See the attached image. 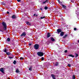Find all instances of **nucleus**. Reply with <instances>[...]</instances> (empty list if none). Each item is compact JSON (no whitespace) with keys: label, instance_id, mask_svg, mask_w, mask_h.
Here are the masks:
<instances>
[{"label":"nucleus","instance_id":"nucleus-1","mask_svg":"<svg viewBox=\"0 0 79 79\" xmlns=\"http://www.w3.org/2000/svg\"><path fill=\"white\" fill-rule=\"evenodd\" d=\"M2 24L3 26V29L4 30H6L7 29L6 24L3 22H2Z\"/></svg>","mask_w":79,"mask_h":79},{"label":"nucleus","instance_id":"nucleus-2","mask_svg":"<svg viewBox=\"0 0 79 79\" xmlns=\"http://www.w3.org/2000/svg\"><path fill=\"white\" fill-rule=\"evenodd\" d=\"M37 54L38 55L40 56H44V53L41 52H38Z\"/></svg>","mask_w":79,"mask_h":79},{"label":"nucleus","instance_id":"nucleus-3","mask_svg":"<svg viewBox=\"0 0 79 79\" xmlns=\"http://www.w3.org/2000/svg\"><path fill=\"white\" fill-rule=\"evenodd\" d=\"M34 48L35 50H38L39 48V45L37 44H35Z\"/></svg>","mask_w":79,"mask_h":79},{"label":"nucleus","instance_id":"nucleus-4","mask_svg":"<svg viewBox=\"0 0 79 79\" xmlns=\"http://www.w3.org/2000/svg\"><path fill=\"white\" fill-rule=\"evenodd\" d=\"M0 71L3 73V74H5V72L4 71V69L3 68H1L0 69Z\"/></svg>","mask_w":79,"mask_h":79},{"label":"nucleus","instance_id":"nucleus-5","mask_svg":"<svg viewBox=\"0 0 79 79\" xmlns=\"http://www.w3.org/2000/svg\"><path fill=\"white\" fill-rule=\"evenodd\" d=\"M60 9H58L57 10H56L55 13H56L57 14H61V12H60Z\"/></svg>","mask_w":79,"mask_h":79},{"label":"nucleus","instance_id":"nucleus-6","mask_svg":"<svg viewBox=\"0 0 79 79\" xmlns=\"http://www.w3.org/2000/svg\"><path fill=\"white\" fill-rule=\"evenodd\" d=\"M26 34L25 32H23L22 34L20 35L21 37H23V36H26Z\"/></svg>","mask_w":79,"mask_h":79},{"label":"nucleus","instance_id":"nucleus-7","mask_svg":"<svg viewBox=\"0 0 79 79\" xmlns=\"http://www.w3.org/2000/svg\"><path fill=\"white\" fill-rule=\"evenodd\" d=\"M64 34V32L61 31L60 34V36H63Z\"/></svg>","mask_w":79,"mask_h":79},{"label":"nucleus","instance_id":"nucleus-8","mask_svg":"<svg viewBox=\"0 0 79 79\" xmlns=\"http://www.w3.org/2000/svg\"><path fill=\"white\" fill-rule=\"evenodd\" d=\"M50 36H51V35H50V33H48L47 34V38H49V37H50Z\"/></svg>","mask_w":79,"mask_h":79},{"label":"nucleus","instance_id":"nucleus-9","mask_svg":"<svg viewBox=\"0 0 79 79\" xmlns=\"http://www.w3.org/2000/svg\"><path fill=\"white\" fill-rule=\"evenodd\" d=\"M57 31L58 33H60V32H61V29H58L57 30Z\"/></svg>","mask_w":79,"mask_h":79},{"label":"nucleus","instance_id":"nucleus-10","mask_svg":"<svg viewBox=\"0 0 79 79\" xmlns=\"http://www.w3.org/2000/svg\"><path fill=\"white\" fill-rule=\"evenodd\" d=\"M12 19H16V18H17V17H16V15H13L12 16Z\"/></svg>","mask_w":79,"mask_h":79},{"label":"nucleus","instance_id":"nucleus-11","mask_svg":"<svg viewBox=\"0 0 79 79\" xmlns=\"http://www.w3.org/2000/svg\"><path fill=\"white\" fill-rule=\"evenodd\" d=\"M29 71H31L32 70V66H31L29 69Z\"/></svg>","mask_w":79,"mask_h":79},{"label":"nucleus","instance_id":"nucleus-12","mask_svg":"<svg viewBox=\"0 0 79 79\" xmlns=\"http://www.w3.org/2000/svg\"><path fill=\"white\" fill-rule=\"evenodd\" d=\"M51 76L53 79H56V78H55V75H54L52 74Z\"/></svg>","mask_w":79,"mask_h":79},{"label":"nucleus","instance_id":"nucleus-13","mask_svg":"<svg viewBox=\"0 0 79 79\" xmlns=\"http://www.w3.org/2000/svg\"><path fill=\"white\" fill-rule=\"evenodd\" d=\"M26 24H27V25H28V26H31V23H29V22H27L26 23Z\"/></svg>","mask_w":79,"mask_h":79},{"label":"nucleus","instance_id":"nucleus-14","mask_svg":"<svg viewBox=\"0 0 79 79\" xmlns=\"http://www.w3.org/2000/svg\"><path fill=\"white\" fill-rule=\"evenodd\" d=\"M7 51V49H6V48H5V49L3 50V52H5V53H6Z\"/></svg>","mask_w":79,"mask_h":79},{"label":"nucleus","instance_id":"nucleus-15","mask_svg":"<svg viewBox=\"0 0 79 79\" xmlns=\"http://www.w3.org/2000/svg\"><path fill=\"white\" fill-rule=\"evenodd\" d=\"M51 41H52V42H54V41L55 40L52 37L51 38Z\"/></svg>","mask_w":79,"mask_h":79},{"label":"nucleus","instance_id":"nucleus-16","mask_svg":"<svg viewBox=\"0 0 79 79\" xmlns=\"http://www.w3.org/2000/svg\"><path fill=\"white\" fill-rule=\"evenodd\" d=\"M16 72L17 73H20V71H19V70L18 69H17L16 70Z\"/></svg>","mask_w":79,"mask_h":79},{"label":"nucleus","instance_id":"nucleus-17","mask_svg":"<svg viewBox=\"0 0 79 79\" xmlns=\"http://www.w3.org/2000/svg\"><path fill=\"white\" fill-rule=\"evenodd\" d=\"M69 56H70L71 57H72V58H74V55H73L72 54H70L69 55Z\"/></svg>","mask_w":79,"mask_h":79},{"label":"nucleus","instance_id":"nucleus-18","mask_svg":"<svg viewBox=\"0 0 79 79\" xmlns=\"http://www.w3.org/2000/svg\"><path fill=\"white\" fill-rule=\"evenodd\" d=\"M62 7L64 8V9H66V6L65 5H64L63 4H62Z\"/></svg>","mask_w":79,"mask_h":79},{"label":"nucleus","instance_id":"nucleus-19","mask_svg":"<svg viewBox=\"0 0 79 79\" xmlns=\"http://www.w3.org/2000/svg\"><path fill=\"white\" fill-rule=\"evenodd\" d=\"M68 35L67 34H66V35H64L63 37V38L64 39L68 36Z\"/></svg>","mask_w":79,"mask_h":79},{"label":"nucleus","instance_id":"nucleus-20","mask_svg":"<svg viewBox=\"0 0 79 79\" xmlns=\"http://www.w3.org/2000/svg\"><path fill=\"white\" fill-rule=\"evenodd\" d=\"M48 9V7H47V6H44V10H47Z\"/></svg>","mask_w":79,"mask_h":79},{"label":"nucleus","instance_id":"nucleus-21","mask_svg":"<svg viewBox=\"0 0 79 79\" xmlns=\"http://www.w3.org/2000/svg\"><path fill=\"white\" fill-rule=\"evenodd\" d=\"M6 54L7 55H11V53L10 52H6Z\"/></svg>","mask_w":79,"mask_h":79},{"label":"nucleus","instance_id":"nucleus-22","mask_svg":"<svg viewBox=\"0 0 79 79\" xmlns=\"http://www.w3.org/2000/svg\"><path fill=\"white\" fill-rule=\"evenodd\" d=\"M7 41H8V42H10V38H7Z\"/></svg>","mask_w":79,"mask_h":79},{"label":"nucleus","instance_id":"nucleus-23","mask_svg":"<svg viewBox=\"0 0 79 79\" xmlns=\"http://www.w3.org/2000/svg\"><path fill=\"white\" fill-rule=\"evenodd\" d=\"M73 79H76V77L75 76V75H73Z\"/></svg>","mask_w":79,"mask_h":79},{"label":"nucleus","instance_id":"nucleus-24","mask_svg":"<svg viewBox=\"0 0 79 79\" xmlns=\"http://www.w3.org/2000/svg\"><path fill=\"white\" fill-rule=\"evenodd\" d=\"M75 55H76V56H75V57L76 58L77 57V56H79V55H78V54L76 53H75Z\"/></svg>","mask_w":79,"mask_h":79},{"label":"nucleus","instance_id":"nucleus-25","mask_svg":"<svg viewBox=\"0 0 79 79\" xmlns=\"http://www.w3.org/2000/svg\"><path fill=\"white\" fill-rule=\"evenodd\" d=\"M13 64H16V60H14L13 62Z\"/></svg>","mask_w":79,"mask_h":79},{"label":"nucleus","instance_id":"nucleus-26","mask_svg":"<svg viewBox=\"0 0 79 79\" xmlns=\"http://www.w3.org/2000/svg\"><path fill=\"white\" fill-rule=\"evenodd\" d=\"M45 18V17L44 16V17H41L40 18V19H44V18Z\"/></svg>","mask_w":79,"mask_h":79},{"label":"nucleus","instance_id":"nucleus-27","mask_svg":"<svg viewBox=\"0 0 79 79\" xmlns=\"http://www.w3.org/2000/svg\"><path fill=\"white\" fill-rule=\"evenodd\" d=\"M55 66H58V63L56 62V63L55 64Z\"/></svg>","mask_w":79,"mask_h":79},{"label":"nucleus","instance_id":"nucleus-28","mask_svg":"<svg viewBox=\"0 0 79 79\" xmlns=\"http://www.w3.org/2000/svg\"><path fill=\"white\" fill-rule=\"evenodd\" d=\"M41 60H42V61H44V57H41Z\"/></svg>","mask_w":79,"mask_h":79},{"label":"nucleus","instance_id":"nucleus-29","mask_svg":"<svg viewBox=\"0 0 79 79\" xmlns=\"http://www.w3.org/2000/svg\"><path fill=\"white\" fill-rule=\"evenodd\" d=\"M13 57H10V56H9V58H10V59H12V58H13Z\"/></svg>","mask_w":79,"mask_h":79},{"label":"nucleus","instance_id":"nucleus-30","mask_svg":"<svg viewBox=\"0 0 79 79\" xmlns=\"http://www.w3.org/2000/svg\"><path fill=\"white\" fill-rule=\"evenodd\" d=\"M71 65L70 64H68V66H69V67H71Z\"/></svg>","mask_w":79,"mask_h":79},{"label":"nucleus","instance_id":"nucleus-31","mask_svg":"<svg viewBox=\"0 0 79 79\" xmlns=\"http://www.w3.org/2000/svg\"><path fill=\"white\" fill-rule=\"evenodd\" d=\"M24 59V58H23V57H20V60H23Z\"/></svg>","mask_w":79,"mask_h":79},{"label":"nucleus","instance_id":"nucleus-32","mask_svg":"<svg viewBox=\"0 0 79 79\" xmlns=\"http://www.w3.org/2000/svg\"><path fill=\"white\" fill-rule=\"evenodd\" d=\"M61 19L62 20V21H64V19L63 18H61Z\"/></svg>","mask_w":79,"mask_h":79},{"label":"nucleus","instance_id":"nucleus-33","mask_svg":"<svg viewBox=\"0 0 79 79\" xmlns=\"http://www.w3.org/2000/svg\"><path fill=\"white\" fill-rule=\"evenodd\" d=\"M77 30V28H74V31H76Z\"/></svg>","mask_w":79,"mask_h":79},{"label":"nucleus","instance_id":"nucleus-34","mask_svg":"<svg viewBox=\"0 0 79 79\" xmlns=\"http://www.w3.org/2000/svg\"><path fill=\"white\" fill-rule=\"evenodd\" d=\"M64 52L65 53H67V52H68V50H66L64 51Z\"/></svg>","mask_w":79,"mask_h":79},{"label":"nucleus","instance_id":"nucleus-35","mask_svg":"<svg viewBox=\"0 0 79 79\" xmlns=\"http://www.w3.org/2000/svg\"><path fill=\"white\" fill-rule=\"evenodd\" d=\"M29 46H31V45H32V43H30L29 44Z\"/></svg>","mask_w":79,"mask_h":79},{"label":"nucleus","instance_id":"nucleus-36","mask_svg":"<svg viewBox=\"0 0 79 79\" xmlns=\"http://www.w3.org/2000/svg\"><path fill=\"white\" fill-rule=\"evenodd\" d=\"M17 1L18 2H21V0H17Z\"/></svg>","mask_w":79,"mask_h":79},{"label":"nucleus","instance_id":"nucleus-37","mask_svg":"<svg viewBox=\"0 0 79 79\" xmlns=\"http://www.w3.org/2000/svg\"><path fill=\"white\" fill-rule=\"evenodd\" d=\"M46 1L43 2V4H45V3H46Z\"/></svg>","mask_w":79,"mask_h":79},{"label":"nucleus","instance_id":"nucleus-38","mask_svg":"<svg viewBox=\"0 0 79 79\" xmlns=\"http://www.w3.org/2000/svg\"><path fill=\"white\" fill-rule=\"evenodd\" d=\"M58 2L59 3H60V0H58Z\"/></svg>","mask_w":79,"mask_h":79},{"label":"nucleus","instance_id":"nucleus-39","mask_svg":"<svg viewBox=\"0 0 79 79\" xmlns=\"http://www.w3.org/2000/svg\"><path fill=\"white\" fill-rule=\"evenodd\" d=\"M46 2H47V3H48V0H46V1H45Z\"/></svg>","mask_w":79,"mask_h":79},{"label":"nucleus","instance_id":"nucleus-40","mask_svg":"<svg viewBox=\"0 0 79 79\" xmlns=\"http://www.w3.org/2000/svg\"><path fill=\"white\" fill-rule=\"evenodd\" d=\"M71 2H72L73 3V0H71Z\"/></svg>","mask_w":79,"mask_h":79},{"label":"nucleus","instance_id":"nucleus-41","mask_svg":"<svg viewBox=\"0 0 79 79\" xmlns=\"http://www.w3.org/2000/svg\"><path fill=\"white\" fill-rule=\"evenodd\" d=\"M40 9L41 10H43L42 9V8H40Z\"/></svg>","mask_w":79,"mask_h":79},{"label":"nucleus","instance_id":"nucleus-42","mask_svg":"<svg viewBox=\"0 0 79 79\" xmlns=\"http://www.w3.org/2000/svg\"><path fill=\"white\" fill-rule=\"evenodd\" d=\"M0 32H3V31L0 30Z\"/></svg>","mask_w":79,"mask_h":79},{"label":"nucleus","instance_id":"nucleus-43","mask_svg":"<svg viewBox=\"0 0 79 79\" xmlns=\"http://www.w3.org/2000/svg\"><path fill=\"white\" fill-rule=\"evenodd\" d=\"M7 14H9V12L7 11Z\"/></svg>","mask_w":79,"mask_h":79},{"label":"nucleus","instance_id":"nucleus-44","mask_svg":"<svg viewBox=\"0 0 79 79\" xmlns=\"http://www.w3.org/2000/svg\"><path fill=\"white\" fill-rule=\"evenodd\" d=\"M34 16H35V14H34Z\"/></svg>","mask_w":79,"mask_h":79},{"label":"nucleus","instance_id":"nucleus-45","mask_svg":"<svg viewBox=\"0 0 79 79\" xmlns=\"http://www.w3.org/2000/svg\"><path fill=\"white\" fill-rule=\"evenodd\" d=\"M38 16V15H36V17H37V16Z\"/></svg>","mask_w":79,"mask_h":79},{"label":"nucleus","instance_id":"nucleus-46","mask_svg":"<svg viewBox=\"0 0 79 79\" xmlns=\"http://www.w3.org/2000/svg\"><path fill=\"white\" fill-rule=\"evenodd\" d=\"M78 43H79V40L78 41Z\"/></svg>","mask_w":79,"mask_h":79},{"label":"nucleus","instance_id":"nucleus-47","mask_svg":"<svg viewBox=\"0 0 79 79\" xmlns=\"http://www.w3.org/2000/svg\"><path fill=\"white\" fill-rule=\"evenodd\" d=\"M53 3H54H54H55L54 2H53Z\"/></svg>","mask_w":79,"mask_h":79}]
</instances>
